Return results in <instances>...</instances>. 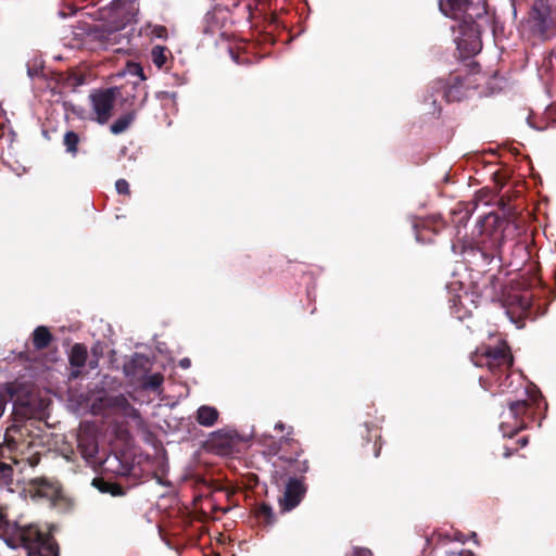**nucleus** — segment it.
Here are the masks:
<instances>
[{
    "instance_id": "obj_6",
    "label": "nucleus",
    "mask_w": 556,
    "mask_h": 556,
    "mask_svg": "<svg viewBox=\"0 0 556 556\" xmlns=\"http://www.w3.org/2000/svg\"><path fill=\"white\" fill-rule=\"evenodd\" d=\"M521 33L542 41L556 36V16L552 15L549 0H533L528 16L521 23Z\"/></svg>"
},
{
    "instance_id": "obj_17",
    "label": "nucleus",
    "mask_w": 556,
    "mask_h": 556,
    "mask_svg": "<svg viewBox=\"0 0 556 556\" xmlns=\"http://www.w3.org/2000/svg\"><path fill=\"white\" fill-rule=\"evenodd\" d=\"M104 405L110 408H118L124 412L130 410V416L138 417L139 413L138 410L131 406L129 401L123 395H113V396H106L104 399Z\"/></svg>"
},
{
    "instance_id": "obj_18",
    "label": "nucleus",
    "mask_w": 556,
    "mask_h": 556,
    "mask_svg": "<svg viewBox=\"0 0 556 556\" xmlns=\"http://www.w3.org/2000/svg\"><path fill=\"white\" fill-rule=\"evenodd\" d=\"M52 340V333L46 326H38L33 332V344L38 351L48 348Z\"/></svg>"
},
{
    "instance_id": "obj_13",
    "label": "nucleus",
    "mask_w": 556,
    "mask_h": 556,
    "mask_svg": "<svg viewBox=\"0 0 556 556\" xmlns=\"http://www.w3.org/2000/svg\"><path fill=\"white\" fill-rule=\"evenodd\" d=\"M149 359L142 354L136 353L124 365V372L131 379L141 380L149 371Z\"/></svg>"
},
{
    "instance_id": "obj_19",
    "label": "nucleus",
    "mask_w": 556,
    "mask_h": 556,
    "mask_svg": "<svg viewBox=\"0 0 556 556\" xmlns=\"http://www.w3.org/2000/svg\"><path fill=\"white\" fill-rule=\"evenodd\" d=\"M87 348L81 343H75L70 352L68 361L72 367L81 368L87 362Z\"/></svg>"
},
{
    "instance_id": "obj_11",
    "label": "nucleus",
    "mask_w": 556,
    "mask_h": 556,
    "mask_svg": "<svg viewBox=\"0 0 556 556\" xmlns=\"http://www.w3.org/2000/svg\"><path fill=\"white\" fill-rule=\"evenodd\" d=\"M28 485L33 497L47 500L53 505L62 496L61 485L52 479L45 477L34 478L29 481Z\"/></svg>"
},
{
    "instance_id": "obj_22",
    "label": "nucleus",
    "mask_w": 556,
    "mask_h": 556,
    "mask_svg": "<svg viewBox=\"0 0 556 556\" xmlns=\"http://www.w3.org/2000/svg\"><path fill=\"white\" fill-rule=\"evenodd\" d=\"M80 138L77 132L75 131H66L63 137V144L66 148V151L71 153L72 155H76L78 152V144H79Z\"/></svg>"
},
{
    "instance_id": "obj_8",
    "label": "nucleus",
    "mask_w": 556,
    "mask_h": 556,
    "mask_svg": "<svg viewBox=\"0 0 556 556\" xmlns=\"http://www.w3.org/2000/svg\"><path fill=\"white\" fill-rule=\"evenodd\" d=\"M239 442L240 437L236 430L224 428L210 434L206 446L217 455L228 456L237 451Z\"/></svg>"
},
{
    "instance_id": "obj_23",
    "label": "nucleus",
    "mask_w": 556,
    "mask_h": 556,
    "mask_svg": "<svg viewBox=\"0 0 556 556\" xmlns=\"http://www.w3.org/2000/svg\"><path fill=\"white\" fill-rule=\"evenodd\" d=\"M450 302L452 303V314L458 318L464 319L466 316H468V312L464 309L463 299L459 295H454L450 299Z\"/></svg>"
},
{
    "instance_id": "obj_33",
    "label": "nucleus",
    "mask_w": 556,
    "mask_h": 556,
    "mask_svg": "<svg viewBox=\"0 0 556 556\" xmlns=\"http://www.w3.org/2000/svg\"><path fill=\"white\" fill-rule=\"evenodd\" d=\"M134 66L136 67V74H138L141 79H146L142 67L138 64H135Z\"/></svg>"
},
{
    "instance_id": "obj_30",
    "label": "nucleus",
    "mask_w": 556,
    "mask_h": 556,
    "mask_svg": "<svg viewBox=\"0 0 556 556\" xmlns=\"http://www.w3.org/2000/svg\"><path fill=\"white\" fill-rule=\"evenodd\" d=\"M40 462V455L35 453L27 458V463L30 467H36Z\"/></svg>"
},
{
    "instance_id": "obj_9",
    "label": "nucleus",
    "mask_w": 556,
    "mask_h": 556,
    "mask_svg": "<svg viewBox=\"0 0 556 556\" xmlns=\"http://www.w3.org/2000/svg\"><path fill=\"white\" fill-rule=\"evenodd\" d=\"M116 94V88L101 89L90 94L91 106L99 124H106L111 118Z\"/></svg>"
},
{
    "instance_id": "obj_21",
    "label": "nucleus",
    "mask_w": 556,
    "mask_h": 556,
    "mask_svg": "<svg viewBox=\"0 0 556 556\" xmlns=\"http://www.w3.org/2000/svg\"><path fill=\"white\" fill-rule=\"evenodd\" d=\"M135 112H128L116 119L110 127L113 135H119L128 129L131 123L135 121Z\"/></svg>"
},
{
    "instance_id": "obj_35",
    "label": "nucleus",
    "mask_w": 556,
    "mask_h": 556,
    "mask_svg": "<svg viewBox=\"0 0 556 556\" xmlns=\"http://www.w3.org/2000/svg\"><path fill=\"white\" fill-rule=\"evenodd\" d=\"M190 366V359L184 358L180 361V367L188 368Z\"/></svg>"
},
{
    "instance_id": "obj_7",
    "label": "nucleus",
    "mask_w": 556,
    "mask_h": 556,
    "mask_svg": "<svg viewBox=\"0 0 556 556\" xmlns=\"http://www.w3.org/2000/svg\"><path fill=\"white\" fill-rule=\"evenodd\" d=\"M479 71V64L472 62L469 71L452 72L446 78L434 80L431 89L441 93L446 102H459L467 97L468 90L473 87L476 81L471 76Z\"/></svg>"
},
{
    "instance_id": "obj_1",
    "label": "nucleus",
    "mask_w": 556,
    "mask_h": 556,
    "mask_svg": "<svg viewBox=\"0 0 556 556\" xmlns=\"http://www.w3.org/2000/svg\"><path fill=\"white\" fill-rule=\"evenodd\" d=\"M440 11L457 22L452 30H458L455 37L457 50L462 58H470L480 52L482 42L481 30L477 20L486 13L484 2H472L469 0H440Z\"/></svg>"
},
{
    "instance_id": "obj_16",
    "label": "nucleus",
    "mask_w": 556,
    "mask_h": 556,
    "mask_svg": "<svg viewBox=\"0 0 556 556\" xmlns=\"http://www.w3.org/2000/svg\"><path fill=\"white\" fill-rule=\"evenodd\" d=\"M219 417V412L208 405H202L198 408L195 414V420L199 425L203 427H213Z\"/></svg>"
},
{
    "instance_id": "obj_26",
    "label": "nucleus",
    "mask_w": 556,
    "mask_h": 556,
    "mask_svg": "<svg viewBox=\"0 0 556 556\" xmlns=\"http://www.w3.org/2000/svg\"><path fill=\"white\" fill-rule=\"evenodd\" d=\"M257 518L266 523H271L274 519V513L269 505L262 504L256 510Z\"/></svg>"
},
{
    "instance_id": "obj_14",
    "label": "nucleus",
    "mask_w": 556,
    "mask_h": 556,
    "mask_svg": "<svg viewBox=\"0 0 556 556\" xmlns=\"http://www.w3.org/2000/svg\"><path fill=\"white\" fill-rule=\"evenodd\" d=\"M77 448L81 456L90 460L96 457L98 453V443L94 437L83 433L77 437Z\"/></svg>"
},
{
    "instance_id": "obj_39",
    "label": "nucleus",
    "mask_w": 556,
    "mask_h": 556,
    "mask_svg": "<svg viewBox=\"0 0 556 556\" xmlns=\"http://www.w3.org/2000/svg\"><path fill=\"white\" fill-rule=\"evenodd\" d=\"M231 1H232V2H231V4H230V5H231L232 8H237V7L239 5V0H231Z\"/></svg>"
},
{
    "instance_id": "obj_10",
    "label": "nucleus",
    "mask_w": 556,
    "mask_h": 556,
    "mask_svg": "<svg viewBox=\"0 0 556 556\" xmlns=\"http://www.w3.org/2000/svg\"><path fill=\"white\" fill-rule=\"evenodd\" d=\"M290 477L286 483L282 496L279 498V507L281 511H290L295 508L303 500L307 486L303 478Z\"/></svg>"
},
{
    "instance_id": "obj_36",
    "label": "nucleus",
    "mask_w": 556,
    "mask_h": 556,
    "mask_svg": "<svg viewBox=\"0 0 556 556\" xmlns=\"http://www.w3.org/2000/svg\"><path fill=\"white\" fill-rule=\"evenodd\" d=\"M518 443L520 444L521 447L526 446L528 444V438L523 437V438L519 439Z\"/></svg>"
},
{
    "instance_id": "obj_2",
    "label": "nucleus",
    "mask_w": 556,
    "mask_h": 556,
    "mask_svg": "<svg viewBox=\"0 0 556 556\" xmlns=\"http://www.w3.org/2000/svg\"><path fill=\"white\" fill-rule=\"evenodd\" d=\"M0 538L11 548L23 547L27 556H60V546L51 532H43L34 523L11 522L3 506H0Z\"/></svg>"
},
{
    "instance_id": "obj_24",
    "label": "nucleus",
    "mask_w": 556,
    "mask_h": 556,
    "mask_svg": "<svg viewBox=\"0 0 556 556\" xmlns=\"http://www.w3.org/2000/svg\"><path fill=\"white\" fill-rule=\"evenodd\" d=\"M143 381H142V386L144 389H150V390H157L162 383H163V375L161 374H153V375H149V376H144L143 378H141Z\"/></svg>"
},
{
    "instance_id": "obj_38",
    "label": "nucleus",
    "mask_w": 556,
    "mask_h": 556,
    "mask_svg": "<svg viewBox=\"0 0 556 556\" xmlns=\"http://www.w3.org/2000/svg\"><path fill=\"white\" fill-rule=\"evenodd\" d=\"M90 368H96L98 366V358L94 362L89 363Z\"/></svg>"
},
{
    "instance_id": "obj_5",
    "label": "nucleus",
    "mask_w": 556,
    "mask_h": 556,
    "mask_svg": "<svg viewBox=\"0 0 556 556\" xmlns=\"http://www.w3.org/2000/svg\"><path fill=\"white\" fill-rule=\"evenodd\" d=\"M286 435L276 441L273 437L264 438L262 444L266 447L265 453L268 455H277L281 452L279 460L287 464L285 469L291 475H304L308 471L309 465L307 459H301L303 450L298 440L292 438L293 428L289 427Z\"/></svg>"
},
{
    "instance_id": "obj_15",
    "label": "nucleus",
    "mask_w": 556,
    "mask_h": 556,
    "mask_svg": "<svg viewBox=\"0 0 556 556\" xmlns=\"http://www.w3.org/2000/svg\"><path fill=\"white\" fill-rule=\"evenodd\" d=\"M91 484L101 493H108L112 496L125 495V489L117 482L106 480L103 477H97L92 480Z\"/></svg>"
},
{
    "instance_id": "obj_12",
    "label": "nucleus",
    "mask_w": 556,
    "mask_h": 556,
    "mask_svg": "<svg viewBox=\"0 0 556 556\" xmlns=\"http://www.w3.org/2000/svg\"><path fill=\"white\" fill-rule=\"evenodd\" d=\"M536 408L529 400H520L509 403V414L515 419V433L527 428L534 421Z\"/></svg>"
},
{
    "instance_id": "obj_4",
    "label": "nucleus",
    "mask_w": 556,
    "mask_h": 556,
    "mask_svg": "<svg viewBox=\"0 0 556 556\" xmlns=\"http://www.w3.org/2000/svg\"><path fill=\"white\" fill-rule=\"evenodd\" d=\"M470 359L477 367H486L489 375L480 378L481 382H489L488 387L484 386L485 389L493 384H496L500 389L507 387L506 382L509 378L514 358L506 342H502L494 348H479L471 354Z\"/></svg>"
},
{
    "instance_id": "obj_29",
    "label": "nucleus",
    "mask_w": 556,
    "mask_h": 556,
    "mask_svg": "<svg viewBox=\"0 0 556 556\" xmlns=\"http://www.w3.org/2000/svg\"><path fill=\"white\" fill-rule=\"evenodd\" d=\"M352 556H374L371 551L368 548L356 547L354 548Z\"/></svg>"
},
{
    "instance_id": "obj_28",
    "label": "nucleus",
    "mask_w": 556,
    "mask_h": 556,
    "mask_svg": "<svg viewBox=\"0 0 556 556\" xmlns=\"http://www.w3.org/2000/svg\"><path fill=\"white\" fill-rule=\"evenodd\" d=\"M151 34L156 37V38H161V39H166L167 38V28L165 26H162V25H156L152 28L151 30Z\"/></svg>"
},
{
    "instance_id": "obj_32",
    "label": "nucleus",
    "mask_w": 556,
    "mask_h": 556,
    "mask_svg": "<svg viewBox=\"0 0 556 556\" xmlns=\"http://www.w3.org/2000/svg\"><path fill=\"white\" fill-rule=\"evenodd\" d=\"M446 554H448L450 556H473V554L471 552H466V553H455V552H446Z\"/></svg>"
},
{
    "instance_id": "obj_3",
    "label": "nucleus",
    "mask_w": 556,
    "mask_h": 556,
    "mask_svg": "<svg viewBox=\"0 0 556 556\" xmlns=\"http://www.w3.org/2000/svg\"><path fill=\"white\" fill-rule=\"evenodd\" d=\"M504 223L496 214H489L480 220L479 238L462 245V254L468 264L486 271L495 258L501 261V249L505 240Z\"/></svg>"
},
{
    "instance_id": "obj_42",
    "label": "nucleus",
    "mask_w": 556,
    "mask_h": 556,
    "mask_svg": "<svg viewBox=\"0 0 556 556\" xmlns=\"http://www.w3.org/2000/svg\"><path fill=\"white\" fill-rule=\"evenodd\" d=\"M554 55H555V59H556V52L554 53Z\"/></svg>"
},
{
    "instance_id": "obj_41",
    "label": "nucleus",
    "mask_w": 556,
    "mask_h": 556,
    "mask_svg": "<svg viewBox=\"0 0 556 556\" xmlns=\"http://www.w3.org/2000/svg\"><path fill=\"white\" fill-rule=\"evenodd\" d=\"M247 9H248L249 11H251V10H252V4H251V3H248V4H247Z\"/></svg>"
},
{
    "instance_id": "obj_40",
    "label": "nucleus",
    "mask_w": 556,
    "mask_h": 556,
    "mask_svg": "<svg viewBox=\"0 0 556 556\" xmlns=\"http://www.w3.org/2000/svg\"><path fill=\"white\" fill-rule=\"evenodd\" d=\"M72 377H74V378L78 377V371H73Z\"/></svg>"
},
{
    "instance_id": "obj_20",
    "label": "nucleus",
    "mask_w": 556,
    "mask_h": 556,
    "mask_svg": "<svg viewBox=\"0 0 556 556\" xmlns=\"http://www.w3.org/2000/svg\"><path fill=\"white\" fill-rule=\"evenodd\" d=\"M170 54L172 53L167 47L154 46L151 49V61L157 68H162L167 63Z\"/></svg>"
},
{
    "instance_id": "obj_25",
    "label": "nucleus",
    "mask_w": 556,
    "mask_h": 556,
    "mask_svg": "<svg viewBox=\"0 0 556 556\" xmlns=\"http://www.w3.org/2000/svg\"><path fill=\"white\" fill-rule=\"evenodd\" d=\"M13 468L11 465L0 462V483L10 485L12 483Z\"/></svg>"
},
{
    "instance_id": "obj_27",
    "label": "nucleus",
    "mask_w": 556,
    "mask_h": 556,
    "mask_svg": "<svg viewBox=\"0 0 556 556\" xmlns=\"http://www.w3.org/2000/svg\"><path fill=\"white\" fill-rule=\"evenodd\" d=\"M115 188L119 194H124V195H128V197L130 195V187L126 179H124V178L117 179L115 182Z\"/></svg>"
},
{
    "instance_id": "obj_37",
    "label": "nucleus",
    "mask_w": 556,
    "mask_h": 556,
    "mask_svg": "<svg viewBox=\"0 0 556 556\" xmlns=\"http://www.w3.org/2000/svg\"><path fill=\"white\" fill-rule=\"evenodd\" d=\"M98 349H99V345H96V346H93V348H92V353H93V355H96V356H97V358H98V357H99V355H101V353H102L101 351L99 352V351H98Z\"/></svg>"
},
{
    "instance_id": "obj_31",
    "label": "nucleus",
    "mask_w": 556,
    "mask_h": 556,
    "mask_svg": "<svg viewBox=\"0 0 556 556\" xmlns=\"http://www.w3.org/2000/svg\"><path fill=\"white\" fill-rule=\"evenodd\" d=\"M372 451H374V456L375 457H378L380 455V451H381V444L378 442V440H376L372 444Z\"/></svg>"
},
{
    "instance_id": "obj_34",
    "label": "nucleus",
    "mask_w": 556,
    "mask_h": 556,
    "mask_svg": "<svg viewBox=\"0 0 556 556\" xmlns=\"http://www.w3.org/2000/svg\"><path fill=\"white\" fill-rule=\"evenodd\" d=\"M286 425L282 422V421H278L276 425H275V430H278V431H285L286 430Z\"/></svg>"
}]
</instances>
